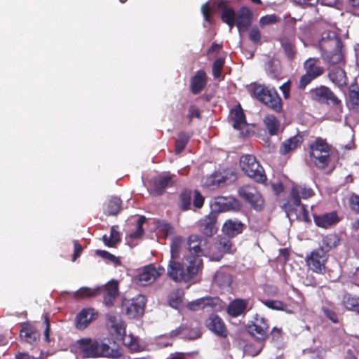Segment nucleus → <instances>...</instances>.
Returning <instances> with one entry per match:
<instances>
[{"mask_svg": "<svg viewBox=\"0 0 359 359\" xmlns=\"http://www.w3.org/2000/svg\"><path fill=\"white\" fill-rule=\"evenodd\" d=\"M348 204L351 210L359 215V195L352 194L348 199Z\"/></svg>", "mask_w": 359, "mask_h": 359, "instance_id": "680f3d73", "label": "nucleus"}, {"mask_svg": "<svg viewBox=\"0 0 359 359\" xmlns=\"http://www.w3.org/2000/svg\"><path fill=\"white\" fill-rule=\"evenodd\" d=\"M192 191L185 189L182 191L180 195V208L186 211L190 209L191 204Z\"/></svg>", "mask_w": 359, "mask_h": 359, "instance_id": "de8ad7c7", "label": "nucleus"}, {"mask_svg": "<svg viewBox=\"0 0 359 359\" xmlns=\"http://www.w3.org/2000/svg\"><path fill=\"white\" fill-rule=\"evenodd\" d=\"M229 2L227 0H215L212 6L221 10V20L226 23L231 29L236 25V13L232 7L229 6Z\"/></svg>", "mask_w": 359, "mask_h": 359, "instance_id": "6ab92c4d", "label": "nucleus"}, {"mask_svg": "<svg viewBox=\"0 0 359 359\" xmlns=\"http://www.w3.org/2000/svg\"><path fill=\"white\" fill-rule=\"evenodd\" d=\"M329 255L323 253L320 250L315 249L306 257V263L308 268L318 274L325 272V264L328 260Z\"/></svg>", "mask_w": 359, "mask_h": 359, "instance_id": "ddd939ff", "label": "nucleus"}, {"mask_svg": "<svg viewBox=\"0 0 359 359\" xmlns=\"http://www.w3.org/2000/svg\"><path fill=\"white\" fill-rule=\"evenodd\" d=\"M121 241V233L118 231V226H113L110 230V236L104 235L102 241L105 245L113 248Z\"/></svg>", "mask_w": 359, "mask_h": 359, "instance_id": "a19ab883", "label": "nucleus"}, {"mask_svg": "<svg viewBox=\"0 0 359 359\" xmlns=\"http://www.w3.org/2000/svg\"><path fill=\"white\" fill-rule=\"evenodd\" d=\"M165 272L163 266H156L154 264L145 266L142 272L137 276L138 282L142 285H147L154 283L158 277Z\"/></svg>", "mask_w": 359, "mask_h": 359, "instance_id": "a211bd4d", "label": "nucleus"}, {"mask_svg": "<svg viewBox=\"0 0 359 359\" xmlns=\"http://www.w3.org/2000/svg\"><path fill=\"white\" fill-rule=\"evenodd\" d=\"M311 161L320 170L325 169L331 162L332 146L326 139L318 137L309 145Z\"/></svg>", "mask_w": 359, "mask_h": 359, "instance_id": "7ed1b4c3", "label": "nucleus"}, {"mask_svg": "<svg viewBox=\"0 0 359 359\" xmlns=\"http://www.w3.org/2000/svg\"><path fill=\"white\" fill-rule=\"evenodd\" d=\"M201 335V332L198 327H189L187 325V330L184 333V339L189 340H194L199 338Z\"/></svg>", "mask_w": 359, "mask_h": 359, "instance_id": "13d9d810", "label": "nucleus"}, {"mask_svg": "<svg viewBox=\"0 0 359 359\" xmlns=\"http://www.w3.org/2000/svg\"><path fill=\"white\" fill-rule=\"evenodd\" d=\"M208 77L203 69L198 70L190 79V90L194 95L201 93L207 86Z\"/></svg>", "mask_w": 359, "mask_h": 359, "instance_id": "bb28decb", "label": "nucleus"}, {"mask_svg": "<svg viewBox=\"0 0 359 359\" xmlns=\"http://www.w3.org/2000/svg\"><path fill=\"white\" fill-rule=\"evenodd\" d=\"M246 228V224L239 219L229 218L222 224V231L229 238H233L242 234Z\"/></svg>", "mask_w": 359, "mask_h": 359, "instance_id": "412c9836", "label": "nucleus"}, {"mask_svg": "<svg viewBox=\"0 0 359 359\" xmlns=\"http://www.w3.org/2000/svg\"><path fill=\"white\" fill-rule=\"evenodd\" d=\"M249 39L255 44H262V35L257 27H253L251 28L249 32Z\"/></svg>", "mask_w": 359, "mask_h": 359, "instance_id": "bf43d9fd", "label": "nucleus"}, {"mask_svg": "<svg viewBox=\"0 0 359 359\" xmlns=\"http://www.w3.org/2000/svg\"><path fill=\"white\" fill-rule=\"evenodd\" d=\"M297 219L304 221L306 222H310L309 212L306 205L302 204L299 208V210L293 215Z\"/></svg>", "mask_w": 359, "mask_h": 359, "instance_id": "4d7b16f0", "label": "nucleus"}, {"mask_svg": "<svg viewBox=\"0 0 359 359\" xmlns=\"http://www.w3.org/2000/svg\"><path fill=\"white\" fill-rule=\"evenodd\" d=\"M201 13L203 15L204 20L209 24H212V9H211L208 2H206L202 5Z\"/></svg>", "mask_w": 359, "mask_h": 359, "instance_id": "e2e57ef3", "label": "nucleus"}, {"mask_svg": "<svg viewBox=\"0 0 359 359\" xmlns=\"http://www.w3.org/2000/svg\"><path fill=\"white\" fill-rule=\"evenodd\" d=\"M319 48L323 56L331 64H337L343 60V43L334 31H325L319 41Z\"/></svg>", "mask_w": 359, "mask_h": 359, "instance_id": "f03ea898", "label": "nucleus"}, {"mask_svg": "<svg viewBox=\"0 0 359 359\" xmlns=\"http://www.w3.org/2000/svg\"><path fill=\"white\" fill-rule=\"evenodd\" d=\"M225 63L223 57L217 58L212 65V76L215 79H219L222 76V71Z\"/></svg>", "mask_w": 359, "mask_h": 359, "instance_id": "5fc2aeb1", "label": "nucleus"}, {"mask_svg": "<svg viewBox=\"0 0 359 359\" xmlns=\"http://www.w3.org/2000/svg\"><path fill=\"white\" fill-rule=\"evenodd\" d=\"M311 100L321 104H326L334 107H342L341 100L327 86L320 85L309 90Z\"/></svg>", "mask_w": 359, "mask_h": 359, "instance_id": "6e6552de", "label": "nucleus"}, {"mask_svg": "<svg viewBox=\"0 0 359 359\" xmlns=\"http://www.w3.org/2000/svg\"><path fill=\"white\" fill-rule=\"evenodd\" d=\"M262 303L270 309L292 313V311L289 308V306L280 300L266 299L262 300Z\"/></svg>", "mask_w": 359, "mask_h": 359, "instance_id": "37998d69", "label": "nucleus"}, {"mask_svg": "<svg viewBox=\"0 0 359 359\" xmlns=\"http://www.w3.org/2000/svg\"><path fill=\"white\" fill-rule=\"evenodd\" d=\"M99 295V289L96 288H90L88 287H83L76 290L74 293V297L76 299H82L86 297H93Z\"/></svg>", "mask_w": 359, "mask_h": 359, "instance_id": "09e8293b", "label": "nucleus"}, {"mask_svg": "<svg viewBox=\"0 0 359 359\" xmlns=\"http://www.w3.org/2000/svg\"><path fill=\"white\" fill-rule=\"evenodd\" d=\"M280 21L279 16L276 14L266 15L259 19V25L264 27L267 25L278 23Z\"/></svg>", "mask_w": 359, "mask_h": 359, "instance_id": "6e6d98bb", "label": "nucleus"}, {"mask_svg": "<svg viewBox=\"0 0 359 359\" xmlns=\"http://www.w3.org/2000/svg\"><path fill=\"white\" fill-rule=\"evenodd\" d=\"M187 330V325H181L175 330H172L169 333L170 338H175L181 336L184 339V333Z\"/></svg>", "mask_w": 359, "mask_h": 359, "instance_id": "338daca9", "label": "nucleus"}, {"mask_svg": "<svg viewBox=\"0 0 359 359\" xmlns=\"http://www.w3.org/2000/svg\"><path fill=\"white\" fill-rule=\"evenodd\" d=\"M182 244V237H175L170 243V259L167 266V276L176 283L191 281L196 276L198 269V259L187 258L184 255L181 262L178 261L180 257V249Z\"/></svg>", "mask_w": 359, "mask_h": 359, "instance_id": "f257e3e1", "label": "nucleus"}, {"mask_svg": "<svg viewBox=\"0 0 359 359\" xmlns=\"http://www.w3.org/2000/svg\"><path fill=\"white\" fill-rule=\"evenodd\" d=\"M95 254L102 257L103 259L113 263L115 266H120L121 264V262L118 257H116L106 250H97L95 251Z\"/></svg>", "mask_w": 359, "mask_h": 359, "instance_id": "864d4df0", "label": "nucleus"}, {"mask_svg": "<svg viewBox=\"0 0 359 359\" xmlns=\"http://www.w3.org/2000/svg\"><path fill=\"white\" fill-rule=\"evenodd\" d=\"M121 199L118 197L113 196L107 204L104 214L107 216L116 215L121 210Z\"/></svg>", "mask_w": 359, "mask_h": 359, "instance_id": "79ce46f5", "label": "nucleus"}, {"mask_svg": "<svg viewBox=\"0 0 359 359\" xmlns=\"http://www.w3.org/2000/svg\"><path fill=\"white\" fill-rule=\"evenodd\" d=\"M328 78L334 85L339 87L344 86L347 83L346 72L339 67H334L330 70Z\"/></svg>", "mask_w": 359, "mask_h": 359, "instance_id": "2f4dec72", "label": "nucleus"}, {"mask_svg": "<svg viewBox=\"0 0 359 359\" xmlns=\"http://www.w3.org/2000/svg\"><path fill=\"white\" fill-rule=\"evenodd\" d=\"M214 298L210 297L200 298L189 302L187 304V308L189 310L194 311L204 309L207 306H214Z\"/></svg>", "mask_w": 359, "mask_h": 359, "instance_id": "58836bf2", "label": "nucleus"}, {"mask_svg": "<svg viewBox=\"0 0 359 359\" xmlns=\"http://www.w3.org/2000/svg\"><path fill=\"white\" fill-rule=\"evenodd\" d=\"M252 93L257 100L274 111L280 113L283 111L282 99L275 88L255 83L252 86Z\"/></svg>", "mask_w": 359, "mask_h": 359, "instance_id": "39448f33", "label": "nucleus"}, {"mask_svg": "<svg viewBox=\"0 0 359 359\" xmlns=\"http://www.w3.org/2000/svg\"><path fill=\"white\" fill-rule=\"evenodd\" d=\"M238 194L239 197L249 203L254 210L257 211L263 210L264 200L255 186L245 184L238 188Z\"/></svg>", "mask_w": 359, "mask_h": 359, "instance_id": "9d476101", "label": "nucleus"}, {"mask_svg": "<svg viewBox=\"0 0 359 359\" xmlns=\"http://www.w3.org/2000/svg\"><path fill=\"white\" fill-rule=\"evenodd\" d=\"M99 294L103 296V304L107 307H111L118 294V282L112 280L102 287H98Z\"/></svg>", "mask_w": 359, "mask_h": 359, "instance_id": "aec40b11", "label": "nucleus"}, {"mask_svg": "<svg viewBox=\"0 0 359 359\" xmlns=\"http://www.w3.org/2000/svg\"><path fill=\"white\" fill-rule=\"evenodd\" d=\"M206 327L217 336L226 338L228 336V330L224 320L216 314H210L205 320Z\"/></svg>", "mask_w": 359, "mask_h": 359, "instance_id": "b1692460", "label": "nucleus"}, {"mask_svg": "<svg viewBox=\"0 0 359 359\" xmlns=\"http://www.w3.org/2000/svg\"><path fill=\"white\" fill-rule=\"evenodd\" d=\"M236 27L240 33L246 32L253 21V13L247 6H241L236 18Z\"/></svg>", "mask_w": 359, "mask_h": 359, "instance_id": "393cba45", "label": "nucleus"}, {"mask_svg": "<svg viewBox=\"0 0 359 359\" xmlns=\"http://www.w3.org/2000/svg\"><path fill=\"white\" fill-rule=\"evenodd\" d=\"M254 306V300L251 298L241 299L236 298L230 302L226 308L227 313L233 317L245 315Z\"/></svg>", "mask_w": 359, "mask_h": 359, "instance_id": "dca6fc26", "label": "nucleus"}, {"mask_svg": "<svg viewBox=\"0 0 359 359\" xmlns=\"http://www.w3.org/2000/svg\"><path fill=\"white\" fill-rule=\"evenodd\" d=\"M307 135L306 132H299L297 135L283 142L280 147V153L285 155L299 147Z\"/></svg>", "mask_w": 359, "mask_h": 359, "instance_id": "cd10ccee", "label": "nucleus"}, {"mask_svg": "<svg viewBox=\"0 0 359 359\" xmlns=\"http://www.w3.org/2000/svg\"><path fill=\"white\" fill-rule=\"evenodd\" d=\"M218 212H210L196 223L198 231L205 237H212L217 233Z\"/></svg>", "mask_w": 359, "mask_h": 359, "instance_id": "2eb2a0df", "label": "nucleus"}, {"mask_svg": "<svg viewBox=\"0 0 359 359\" xmlns=\"http://www.w3.org/2000/svg\"><path fill=\"white\" fill-rule=\"evenodd\" d=\"M187 118L189 120V123H191L193 121L194 118H197L200 119L201 118V113L199 108L195 104L190 105L188 109Z\"/></svg>", "mask_w": 359, "mask_h": 359, "instance_id": "052dcab7", "label": "nucleus"}, {"mask_svg": "<svg viewBox=\"0 0 359 359\" xmlns=\"http://www.w3.org/2000/svg\"><path fill=\"white\" fill-rule=\"evenodd\" d=\"M214 283L221 288L229 287L232 283V276L224 270H218L214 276Z\"/></svg>", "mask_w": 359, "mask_h": 359, "instance_id": "4c0bfd02", "label": "nucleus"}, {"mask_svg": "<svg viewBox=\"0 0 359 359\" xmlns=\"http://www.w3.org/2000/svg\"><path fill=\"white\" fill-rule=\"evenodd\" d=\"M302 205L300 199L290 191L289 197L281 205L282 209L285 212L287 217H293L294 214L299 210Z\"/></svg>", "mask_w": 359, "mask_h": 359, "instance_id": "7c9ffc66", "label": "nucleus"}, {"mask_svg": "<svg viewBox=\"0 0 359 359\" xmlns=\"http://www.w3.org/2000/svg\"><path fill=\"white\" fill-rule=\"evenodd\" d=\"M265 72L269 77L272 79H279L281 77L280 62L274 58H271L265 62Z\"/></svg>", "mask_w": 359, "mask_h": 359, "instance_id": "72a5a7b5", "label": "nucleus"}, {"mask_svg": "<svg viewBox=\"0 0 359 359\" xmlns=\"http://www.w3.org/2000/svg\"><path fill=\"white\" fill-rule=\"evenodd\" d=\"M109 353H112L113 356H107L108 358L113 359H135V358H132L131 357L124 355L122 350L121 348H110Z\"/></svg>", "mask_w": 359, "mask_h": 359, "instance_id": "0e129e2a", "label": "nucleus"}, {"mask_svg": "<svg viewBox=\"0 0 359 359\" xmlns=\"http://www.w3.org/2000/svg\"><path fill=\"white\" fill-rule=\"evenodd\" d=\"M146 298L144 295H138L131 300L123 303L126 315L129 318H136L141 316L144 311Z\"/></svg>", "mask_w": 359, "mask_h": 359, "instance_id": "f3484780", "label": "nucleus"}, {"mask_svg": "<svg viewBox=\"0 0 359 359\" xmlns=\"http://www.w3.org/2000/svg\"><path fill=\"white\" fill-rule=\"evenodd\" d=\"M240 164L243 172L257 182L264 183L266 180L264 170L255 156L250 154L243 156Z\"/></svg>", "mask_w": 359, "mask_h": 359, "instance_id": "1a4fd4ad", "label": "nucleus"}, {"mask_svg": "<svg viewBox=\"0 0 359 359\" xmlns=\"http://www.w3.org/2000/svg\"><path fill=\"white\" fill-rule=\"evenodd\" d=\"M303 69L305 73L300 77L297 88L304 90L307 86L325 72V68L318 57H309L303 63Z\"/></svg>", "mask_w": 359, "mask_h": 359, "instance_id": "423d86ee", "label": "nucleus"}, {"mask_svg": "<svg viewBox=\"0 0 359 359\" xmlns=\"http://www.w3.org/2000/svg\"><path fill=\"white\" fill-rule=\"evenodd\" d=\"M291 191L300 200L301 198L307 199L314 195L313 189L310 187H307L306 185H293Z\"/></svg>", "mask_w": 359, "mask_h": 359, "instance_id": "c03bdc74", "label": "nucleus"}, {"mask_svg": "<svg viewBox=\"0 0 359 359\" xmlns=\"http://www.w3.org/2000/svg\"><path fill=\"white\" fill-rule=\"evenodd\" d=\"M230 117L233 121L232 126L236 130H240L243 125L246 124L245 116L240 104L231 110Z\"/></svg>", "mask_w": 359, "mask_h": 359, "instance_id": "f704fd0d", "label": "nucleus"}, {"mask_svg": "<svg viewBox=\"0 0 359 359\" xmlns=\"http://www.w3.org/2000/svg\"><path fill=\"white\" fill-rule=\"evenodd\" d=\"M79 353L84 358H96L100 357L113 356L109 353L111 347L105 343H99L90 337L81 338L76 341Z\"/></svg>", "mask_w": 359, "mask_h": 359, "instance_id": "20e7f679", "label": "nucleus"}, {"mask_svg": "<svg viewBox=\"0 0 359 359\" xmlns=\"http://www.w3.org/2000/svg\"><path fill=\"white\" fill-rule=\"evenodd\" d=\"M264 123L271 135H276L278 133L280 123L273 115H267L264 118Z\"/></svg>", "mask_w": 359, "mask_h": 359, "instance_id": "a18cd8bd", "label": "nucleus"}, {"mask_svg": "<svg viewBox=\"0 0 359 359\" xmlns=\"http://www.w3.org/2000/svg\"><path fill=\"white\" fill-rule=\"evenodd\" d=\"M109 327L116 334L121 336L126 333L125 323L118 316L108 314L107 316Z\"/></svg>", "mask_w": 359, "mask_h": 359, "instance_id": "473e14b6", "label": "nucleus"}, {"mask_svg": "<svg viewBox=\"0 0 359 359\" xmlns=\"http://www.w3.org/2000/svg\"><path fill=\"white\" fill-rule=\"evenodd\" d=\"M204 197L198 191L195 190L194 194L193 205L196 208H201L204 204Z\"/></svg>", "mask_w": 359, "mask_h": 359, "instance_id": "69168bd1", "label": "nucleus"}, {"mask_svg": "<svg viewBox=\"0 0 359 359\" xmlns=\"http://www.w3.org/2000/svg\"><path fill=\"white\" fill-rule=\"evenodd\" d=\"M231 238L226 236H218L214 243V248L218 250L219 255L217 259L219 260L224 254L229 252L232 247Z\"/></svg>", "mask_w": 359, "mask_h": 359, "instance_id": "c9c22d12", "label": "nucleus"}, {"mask_svg": "<svg viewBox=\"0 0 359 359\" xmlns=\"http://www.w3.org/2000/svg\"><path fill=\"white\" fill-rule=\"evenodd\" d=\"M97 318L98 313L95 309H83L75 317V327L79 330H83Z\"/></svg>", "mask_w": 359, "mask_h": 359, "instance_id": "5701e85b", "label": "nucleus"}, {"mask_svg": "<svg viewBox=\"0 0 359 359\" xmlns=\"http://www.w3.org/2000/svg\"><path fill=\"white\" fill-rule=\"evenodd\" d=\"M20 337L26 342L32 344L39 339V332L30 325H24L20 330Z\"/></svg>", "mask_w": 359, "mask_h": 359, "instance_id": "e433bc0d", "label": "nucleus"}, {"mask_svg": "<svg viewBox=\"0 0 359 359\" xmlns=\"http://www.w3.org/2000/svg\"><path fill=\"white\" fill-rule=\"evenodd\" d=\"M203 242H204V244L205 243V241L197 234L190 235L187 241V249L189 252V255H187V258H190L191 259L194 257L201 262V264H198L196 276L202 272L203 268V259H201V257L204 255Z\"/></svg>", "mask_w": 359, "mask_h": 359, "instance_id": "9b49d317", "label": "nucleus"}, {"mask_svg": "<svg viewBox=\"0 0 359 359\" xmlns=\"http://www.w3.org/2000/svg\"><path fill=\"white\" fill-rule=\"evenodd\" d=\"M346 102L350 110L359 113V85L358 83H352L348 87Z\"/></svg>", "mask_w": 359, "mask_h": 359, "instance_id": "c756f323", "label": "nucleus"}, {"mask_svg": "<svg viewBox=\"0 0 359 359\" xmlns=\"http://www.w3.org/2000/svg\"><path fill=\"white\" fill-rule=\"evenodd\" d=\"M175 175L170 172H163L153 177L149 182L151 193L154 196H161L165 189L172 187L175 184Z\"/></svg>", "mask_w": 359, "mask_h": 359, "instance_id": "f8f14e48", "label": "nucleus"}, {"mask_svg": "<svg viewBox=\"0 0 359 359\" xmlns=\"http://www.w3.org/2000/svg\"><path fill=\"white\" fill-rule=\"evenodd\" d=\"M212 207L215 212L238 210L241 208L240 201L234 197L218 196L215 198Z\"/></svg>", "mask_w": 359, "mask_h": 359, "instance_id": "4be33fe9", "label": "nucleus"}, {"mask_svg": "<svg viewBox=\"0 0 359 359\" xmlns=\"http://www.w3.org/2000/svg\"><path fill=\"white\" fill-rule=\"evenodd\" d=\"M313 220L316 226L328 229L337 224L340 219L337 211H332L320 215H314Z\"/></svg>", "mask_w": 359, "mask_h": 359, "instance_id": "c85d7f7f", "label": "nucleus"}, {"mask_svg": "<svg viewBox=\"0 0 359 359\" xmlns=\"http://www.w3.org/2000/svg\"><path fill=\"white\" fill-rule=\"evenodd\" d=\"M295 4L301 7L306 8L313 7L318 4L319 0H294Z\"/></svg>", "mask_w": 359, "mask_h": 359, "instance_id": "774afa93", "label": "nucleus"}, {"mask_svg": "<svg viewBox=\"0 0 359 359\" xmlns=\"http://www.w3.org/2000/svg\"><path fill=\"white\" fill-rule=\"evenodd\" d=\"M124 344L133 353H137L142 351L139 340L137 337L130 335L128 339H125Z\"/></svg>", "mask_w": 359, "mask_h": 359, "instance_id": "603ef678", "label": "nucleus"}, {"mask_svg": "<svg viewBox=\"0 0 359 359\" xmlns=\"http://www.w3.org/2000/svg\"><path fill=\"white\" fill-rule=\"evenodd\" d=\"M145 222L146 217L144 216H140L138 217L135 230L129 235L132 239H138L142 236L144 233L143 224Z\"/></svg>", "mask_w": 359, "mask_h": 359, "instance_id": "3c124183", "label": "nucleus"}, {"mask_svg": "<svg viewBox=\"0 0 359 359\" xmlns=\"http://www.w3.org/2000/svg\"><path fill=\"white\" fill-rule=\"evenodd\" d=\"M343 302L347 309L358 312L359 309V297L346 294L344 297Z\"/></svg>", "mask_w": 359, "mask_h": 359, "instance_id": "8fccbe9b", "label": "nucleus"}, {"mask_svg": "<svg viewBox=\"0 0 359 359\" xmlns=\"http://www.w3.org/2000/svg\"><path fill=\"white\" fill-rule=\"evenodd\" d=\"M184 292L182 289L178 288L172 291L168 296V305L175 309H178L184 299Z\"/></svg>", "mask_w": 359, "mask_h": 359, "instance_id": "ea45409f", "label": "nucleus"}, {"mask_svg": "<svg viewBox=\"0 0 359 359\" xmlns=\"http://www.w3.org/2000/svg\"><path fill=\"white\" fill-rule=\"evenodd\" d=\"M269 325L268 320L256 314L255 321L248 326V332L252 335L257 341L263 342L268 337V330Z\"/></svg>", "mask_w": 359, "mask_h": 359, "instance_id": "4468645a", "label": "nucleus"}, {"mask_svg": "<svg viewBox=\"0 0 359 359\" xmlns=\"http://www.w3.org/2000/svg\"><path fill=\"white\" fill-rule=\"evenodd\" d=\"M341 243L340 236L336 233H330L322 235L320 241L319 242V248H318L323 253L328 255V252L335 250Z\"/></svg>", "mask_w": 359, "mask_h": 359, "instance_id": "a878e982", "label": "nucleus"}, {"mask_svg": "<svg viewBox=\"0 0 359 359\" xmlns=\"http://www.w3.org/2000/svg\"><path fill=\"white\" fill-rule=\"evenodd\" d=\"M191 134L186 132H180L178 133L177 138L175 141V153L180 154L186 147L188 144Z\"/></svg>", "mask_w": 359, "mask_h": 359, "instance_id": "49530a36", "label": "nucleus"}, {"mask_svg": "<svg viewBox=\"0 0 359 359\" xmlns=\"http://www.w3.org/2000/svg\"><path fill=\"white\" fill-rule=\"evenodd\" d=\"M295 24L296 20L294 18L290 20L287 22L283 34L279 39L280 46L283 48L286 57L290 60H293L297 54L295 47Z\"/></svg>", "mask_w": 359, "mask_h": 359, "instance_id": "0eeeda50", "label": "nucleus"}]
</instances>
